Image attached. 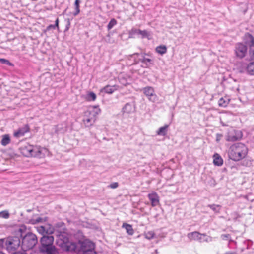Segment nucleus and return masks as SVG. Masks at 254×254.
<instances>
[{"instance_id": "41", "label": "nucleus", "mask_w": 254, "mask_h": 254, "mask_svg": "<svg viewBox=\"0 0 254 254\" xmlns=\"http://www.w3.org/2000/svg\"><path fill=\"white\" fill-rule=\"evenodd\" d=\"M68 241V239L67 238H65V239L64 241V243H65Z\"/></svg>"}, {"instance_id": "13", "label": "nucleus", "mask_w": 254, "mask_h": 254, "mask_svg": "<svg viewBox=\"0 0 254 254\" xmlns=\"http://www.w3.org/2000/svg\"><path fill=\"white\" fill-rule=\"evenodd\" d=\"M241 72H247L250 74L254 75V61L251 62L248 64H242L240 69Z\"/></svg>"}, {"instance_id": "3", "label": "nucleus", "mask_w": 254, "mask_h": 254, "mask_svg": "<svg viewBox=\"0 0 254 254\" xmlns=\"http://www.w3.org/2000/svg\"><path fill=\"white\" fill-rule=\"evenodd\" d=\"M77 246L78 254H95V244L88 239L80 241Z\"/></svg>"}, {"instance_id": "6", "label": "nucleus", "mask_w": 254, "mask_h": 254, "mask_svg": "<svg viewBox=\"0 0 254 254\" xmlns=\"http://www.w3.org/2000/svg\"><path fill=\"white\" fill-rule=\"evenodd\" d=\"M20 245V240L18 237H8L6 238V249L12 252L17 249Z\"/></svg>"}, {"instance_id": "40", "label": "nucleus", "mask_w": 254, "mask_h": 254, "mask_svg": "<svg viewBox=\"0 0 254 254\" xmlns=\"http://www.w3.org/2000/svg\"><path fill=\"white\" fill-rule=\"evenodd\" d=\"M226 101H225V100H224L223 99V107H225V106H226V104H226Z\"/></svg>"}, {"instance_id": "45", "label": "nucleus", "mask_w": 254, "mask_h": 254, "mask_svg": "<svg viewBox=\"0 0 254 254\" xmlns=\"http://www.w3.org/2000/svg\"><path fill=\"white\" fill-rule=\"evenodd\" d=\"M220 140V138H217V141H219Z\"/></svg>"}, {"instance_id": "32", "label": "nucleus", "mask_w": 254, "mask_h": 254, "mask_svg": "<svg viewBox=\"0 0 254 254\" xmlns=\"http://www.w3.org/2000/svg\"><path fill=\"white\" fill-rule=\"evenodd\" d=\"M0 62H1L2 64H7L9 66H13L14 65L12 63L10 62L8 60H6L5 59H2V58L0 59Z\"/></svg>"}, {"instance_id": "19", "label": "nucleus", "mask_w": 254, "mask_h": 254, "mask_svg": "<svg viewBox=\"0 0 254 254\" xmlns=\"http://www.w3.org/2000/svg\"><path fill=\"white\" fill-rule=\"evenodd\" d=\"M167 48L164 45H159L155 48V51L158 54L163 55L167 53Z\"/></svg>"}, {"instance_id": "38", "label": "nucleus", "mask_w": 254, "mask_h": 254, "mask_svg": "<svg viewBox=\"0 0 254 254\" xmlns=\"http://www.w3.org/2000/svg\"><path fill=\"white\" fill-rule=\"evenodd\" d=\"M139 55L138 53H134L132 55H130L128 56V59H130L131 58H132L135 55Z\"/></svg>"}, {"instance_id": "18", "label": "nucleus", "mask_w": 254, "mask_h": 254, "mask_svg": "<svg viewBox=\"0 0 254 254\" xmlns=\"http://www.w3.org/2000/svg\"><path fill=\"white\" fill-rule=\"evenodd\" d=\"M122 228H125L127 233L129 235H132L134 234V230L131 225L127 223H124L122 225Z\"/></svg>"}, {"instance_id": "22", "label": "nucleus", "mask_w": 254, "mask_h": 254, "mask_svg": "<svg viewBox=\"0 0 254 254\" xmlns=\"http://www.w3.org/2000/svg\"><path fill=\"white\" fill-rule=\"evenodd\" d=\"M143 93L146 96L150 97L154 95V90L152 87L148 86L143 89Z\"/></svg>"}, {"instance_id": "44", "label": "nucleus", "mask_w": 254, "mask_h": 254, "mask_svg": "<svg viewBox=\"0 0 254 254\" xmlns=\"http://www.w3.org/2000/svg\"><path fill=\"white\" fill-rule=\"evenodd\" d=\"M235 254V253H228V254Z\"/></svg>"}, {"instance_id": "12", "label": "nucleus", "mask_w": 254, "mask_h": 254, "mask_svg": "<svg viewBox=\"0 0 254 254\" xmlns=\"http://www.w3.org/2000/svg\"><path fill=\"white\" fill-rule=\"evenodd\" d=\"M247 51V48L245 45L242 43L237 44L235 49V53L237 57L240 58H243L245 56Z\"/></svg>"}, {"instance_id": "17", "label": "nucleus", "mask_w": 254, "mask_h": 254, "mask_svg": "<svg viewBox=\"0 0 254 254\" xmlns=\"http://www.w3.org/2000/svg\"><path fill=\"white\" fill-rule=\"evenodd\" d=\"M248 37L250 40V42L249 43L250 49L249 51V55L250 56L251 60H254V38L251 35H249Z\"/></svg>"}, {"instance_id": "37", "label": "nucleus", "mask_w": 254, "mask_h": 254, "mask_svg": "<svg viewBox=\"0 0 254 254\" xmlns=\"http://www.w3.org/2000/svg\"><path fill=\"white\" fill-rule=\"evenodd\" d=\"M12 254H26V253H25V251H23L22 252H20V251L16 252L13 253Z\"/></svg>"}, {"instance_id": "14", "label": "nucleus", "mask_w": 254, "mask_h": 254, "mask_svg": "<svg viewBox=\"0 0 254 254\" xmlns=\"http://www.w3.org/2000/svg\"><path fill=\"white\" fill-rule=\"evenodd\" d=\"M119 88V86L118 85H107L100 90V92L108 94H112L114 92L117 91Z\"/></svg>"}, {"instance_id": "36", "label": "nucleus", "mask_w": 254, "mask_h": 254, "mask_svg": "<svg viewBox=\"0 0 254 254\" xmlns=\"http://www.w3.org/2000/svg\"><path fill=\"white\" fill-rule=\"evenodd\" d=\"M55 28H56V27H55V26H54V25L51 24L47 27L46 30L49 31V30H51V29H55Z\"/></svg>"}, {"instance_id": "11", "label": "nucleus", "mask_w": 254, "mask_h": 254, "mask_svg": "<svg viewBox=\"0 0 254 254\" xmlns=\"http://www.w3.org/2000/svg\"><path fill=\"white\" fill-rule=\"evenodd\" d=\"M30 127L28 124H25L13 133V136L16 138H19L25 135V134L30 132Z\"/></svg>"}, {"instance_id": "25", "label": "nucleus", "mask_w": 254, "mask_h": 254, "mask_svg": "<svg viewBox=\"0 0 254 254\" xmlns=\"http://www.w3.org/2000/svg\"><path fill=\"white\" fill-rule=\"evenodd\" d=\"M80 0H75V2H74V6H75V11L74 12V13L73 14L74 16L77 15L80 13Z\"/></svg>"}, {"instance_id": "29", "label": "nucleus", "mask_w": 254, "mask_h": 254, "mask_svg": "<svg viewBox=\"0 0 254 254\" xmlns=\"http://www.w3.org/2000/svg\"><path fill=\"white\" fill-rule=\"evenodd\" d=\"M145 237L147 239H151L154 237L155 233L153 231H148L144 234Z\"/></svg>"}, {"instance_id": "34", "label": "nucleus", "mask_w": 254, "mask_h": 254, "mask_svg": "<svg viewBox=\"0 0 254 254\" xmlns=\"http://www.w3.org/2000/svg\"><path fill=\"white\" fill-rule=\"evenodd\" d=\"M119 186L118 183L114 182L110 185V187L112 189H116Z\"/></svg>"}, {"instance_id": "16", "label": "nucleus", "mask_w": 254, "mask_h": 254, "mask_svg": "<svg viewBox=\"0 0 254 254\" xmlns=\"http://www.w3.org/2000/svg\"><path fill=\"white\" fill-rule=\"evenodd\" d=\"M148 197L151 202L152 207L156 206L160 204L159 196L155 192H152L148 194Z\"/></svg>"}, {"instance_id": "28", "label": "nucleus", "mask_w": 254, "mask_h": 254, "mask_svg": "<svg viewBox=\"0 0 254 254\" xmlns=\"http://www.w3.org/2000/svg\"><path fill=\"white\" fill-rule=\"evenodd\" d=\"M10 214L7 210H3L0 212V218L3 219H8Z\"/></svg>"}, {"instance_id": "1", "label": "nucleus", "mask_w": 254, "mask_h": 254, "mask_svg": "<svg viewBox=\"0 0 254 254\" xmlns=\"http://www.w3.org/2000/svg\"><path fill=\"white\" fill-rule=\"evenodd\" d=\"M247 152V148L244 144L237 143L230 146L228 154L230 159L238 161L246 156Z\"/></svg>"}, {"instance_id": "21", "label": "nucleus", "mask_w": 254, "mask_h": 254, "mask_svg": "<svg viewBox=\"0 0 254 254\" xmlns=\"http://www.w3.org/2000/svg\"><path fill=\"white\" fill-rule=\"evenodd\" d=\"M168 127V125H165L164 126L161 127L157 131V134L160 136H165L167 134V131Z\"/></svg>"}, {"instance_id": "7", "label": "nucleus", "mask_w": 254, "mask_h": 254, "mask_svg": "<svg viewBox=\"0 0 254 254\" xmlns=\"http://www.w3.org/2000/svg\"><path fill=\"white\" fill-rule=\"evenodd\" d=\"M242 137V133L241 131L236 130L231 127L226 135V140L229 141H235Z\"/></svg>"}, {"instance_id": "27", "label": "nucleus", "mask_w": 254, "mask_h": 254, "mask_svg": "<svg viewBox=\"0 0 254 254\" xmlns=\"http://www.w3.org/2000/svg\"><path fill=\"white\" fill-rule=\"evenodd\" d=\"M117 23V20L114 19V18H112L109 22V23H108V25H107V28H108V30H109L110 29H111L115 25H116Z\"/></svg>"}, {"instance_id": "15", "label": "nucleus", "mask_w": 254, "mask_h": 254, "mask_svg": "<svg viewBox=\"0 0 254 254\" xmlns=\"http://www.w3.org/2000/svg\"><path fill=\"white\" fill-rule=\"evenodd\" d=\"M206 235L205 234H201L197 231H194L188 234V238L191 241L195 240L202 242V237H205Z\"/></svg>"}, {"instance_id": "33", "label": "nucleus", "mask_w": 254, "mask_h": 254, "mask_svg": "<svg viewBox=\"0 0 254 254\" xmlns=\"http://www.w3.org/2000/svg\"><path fill=\"white\" fill-rule=\"evenodd\" d=\"M43 221V219L40 217H38L36 219H33L31 220L32 224H36L40 222H42Z\"/></svg>"}, {"instance_id": "35", "label": "nucleus", "mask_w": 254, "mask_h": 254, "mask_svg": "<svg viewBox=\"0 0 254 254\" xmlns=\"http://www.w3.org/2000/svg\"><path fill=\"white\" fill-rule=\"evenodd\" d=\"M59 18H57L55 20V24L54 25V26H55V27L58 30H59Z\"/></svg>"}, {"instance_id": "42", "label": "nucleus", "mask_w": 254, "mask_h": 254, "mask_svg": "<svg viewBox=\"0 0 254 254\" xmlns=\"http://www.w3.org/2000/svg\"><path fill=\"white\" fill-rule=\"evenodd\" d=\"M0 254H5V253L0 251Z\"/></svg>"}, {"instance_id": "30", "label": "nucleus", "mask_w": 254, "mask_h": 254, "mask_svg": "<svg viewBox=\"0 0 254 254\" xmlns=\"http://www.w3.org/2000/svg\"><path fill=\"white\" fill-rule=\"evenodd\" d=\"M136 32L138 34L141 35L143 37H147L149 35L148 32L145 30H141L140 29H138L136 30Z\"/></svg>"}, {"instance_id": "23", "label": "nucleus", "mask_w": 254, "mask_h": 254, "mask_svg": "<svg viewBox=\"0 0 254 254\" xmlns=\"http://www.w3.org/2000/svg\"><path fill=\"white\" fill-rule=\"evenodd\" d=\"M11 141L10 136L8 134H5L2 136L1 140V144L3 146H6L10 143Z\"/></svg>"}, {"instance_id": "4", "label": "nucleus", "mask_w": 254, "mask_h": 254, "mask_svg": "<svg viewBox=\"0 0 254 254\" xmlns=\"http://www.w3.org/2000/svg\"><path fill=\"white\" fill-rule=\"evenodd\" d=\"M53 236L43 235L41 239V251L45 252L47 254H54L55 247L53 245Z\"/></svg>"}, {"instance_id": "46", "label": "nucleus", "mask_w": 254, "mask_h": 254, "mask_svg": "<svg viewBox=\"0 0 254 254\" xmlns=\"http://www.w3.org/2000/svg\"><path fill=\"white\" fill-rule=\"evenodd\" d=\"M222 100V98H220V101H221Z\"/></svg>"}, {"instance_id": "20", "label": "nucleus", "mask_w": 254, "mask_h": 254, "mask_svg": "<svg viewBox=\"0 0 254 254\" xmlns=\"http://www.w3.org/2000/svg\"><path fill=\"white\" fill-rule=\"evenodd\" d=\"M213 163L216 166H221L222 165V159L221 158L220 155L217 153H215L213 156Z\"/></svg>"}, {"instance_id": "8", "label": "nucleus", "mask_w": 254, "mask_h": 254, "mask_svg": "<svg viewBox=\"0 0 254 254\" xmlns=\"http://www.w3.org/2000/svg\"><path fill=\"white\" fill-rule=\"evenodd\" d=\"M32 157L43 158L47 155L49 152L48 149L40 146L35 145Z\"/></svg>"}, {"instance_id": "9", "label": "nucleus", "mask_w": 254, "mask_h": 254, "mask_svg": "<svg viewBox=\"0 0 254 254\" xmlns=\"http://www.w3.org/2000/svg\"><path fill=\"white\" fill-rule=\"evenodd\" d=\"M34 146L26 143L22 145L19 148L20 153L27 157H32Z\"/></svg>"}, {"instance_id": "31", "label": "nucleus", "mask_w": 254, "mask_h": 254, "mask_svg": "<svg viewBox=\"0 0 254 254\" xmlns=\"http://www.w3.org/2000/svg\"><path fill=\"white\" fill-rule=\"evenodd\" d=\"M6 238L0 239V249H6Z\"/></svg>"}, {"instance_id": "43", "label": "nucleus", "mask_w": 254, "mask_h": 254, "mask_svg": "<svg viewBox=\"0 0 254 254\" xmlns=\"http://www.w3.org/2000/svg\"><path fill=\"white\" fill-rule=\"evenodd\" d=\"M138 63V61H135L134 64H137Z\"/></svg>"}, {"instance_id": "39", "label": "nucleus", "mask_w": 254, "mask_h": 254, "mask_svg": "<svg viewBox=\"0 0 254 254\" xmlns=\"http://www.w3.org/2000/svg\"><path fill=\"white\" fill-rule=\"evenodd\" d=\"M70 21H69V20L68 19V26L66 27V30H68L69 29V26L70 25Z\"/></svg>"}, {"instance_id": "2", "label": "nucleus", "mask_w": 254, "mask_h": 254, "mask_svg": "<svg viewBox=\"0 0 254 254\" xmlns=\"http://www.w3.org/2000/svg\"><path fill=\"white\" fill-rule=\"evenodd\" d=\"M92 110H88L85 112L83 122L86 127L92 126L95 122L97 116L101 110L98 105L93 106Z\"/></svg>"}, {"instance_id": "24", "label": "nucleus", "mask_w": 254, "mask_h": 254, "mask_svg": "<svg viewBox=\"0 0 254 254\" xmlns=\"http://www.w3.org/2000/svg\"><path fill=\"white\" fill-rule=\"evenodd\" d=\"M97 96L93 92H89L86 96V100L88 101H94L96 100Z\"/></svg>"}, {"instance_id": "5", "label": "nucleus", "mask_w": 254, "mask_h": 254, "mask_svg": "<svg viewBox=\"0 0 254 254\" xmlns=\"http://www.w3.org/2000/svg\"><path fill=\"white\" fill-rule=\"evenodd\" d=\"M37 242L36 236L33 233H28L22 239V249L24 251L31 249L35 246Z\"/></svg>"}, {"instance_id": "26", "label": "nucleus", "mask_w": 254, "mask_h": 254, "mask_svg": "<svg viewBox=\"0 0 254 254\" xmlns=\"http://www.w3.org/2000/svg\"><path fill=\"white\" fill-rule=\"evenodd\" d=\"M151 56V53H143V55H142V60H141V62L143 63H144V64H146V63L147 62H148V63H150L152 61V60L151 59H149V58H145V56Z\"/></svg>"}, {"instance_id": "10", "label": "nucleus", "mask_w": 254, "mask_h": 254, "mask_svg": "<svg viewBox=\"0 0 254 254\" xmlns=\"http://www.w3.org/2000/svg\"><path fill=\"white\" fill-rule=\"evenodd\" d=\"M37 231L44 235L45 234H51L54 231V227L49 224H46L43 226H40L37 227Z\"/></svg>"}]
</instances>
